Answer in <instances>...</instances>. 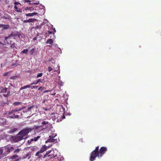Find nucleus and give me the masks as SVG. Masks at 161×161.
<instances>
[{"mask_svg":"<svg viewBox=\"0 0 161 161\" xmlns=\"http://www.w3.org/2000/svg\"><path fill=\"white\" fill-rule=\"evenodd\" d=\"M56 136V135L55 136L51 135L49 136V138L45 141V142H53L54 143L57 142H58V140L57 138H55Z\"/></svg>","mask_w":161,"mask_h":161,"instance_id":"39448f33","label":"nucleus"},{"mask_svg":"<svg viewBox=\"0 0 161 161\" xmlns=\"http://www.w3.org/2000/svg\"><path fill=\"white\" fill-rule=\"evenodd\" d=\"M34 128H27L25 129H24L19 131L18 133V134L21 135V136H23L25 139H26L27 138V135L30 132H31L34 129Z\"/></svg>","mask_w":161,"mask_h":161,"instance_id":"f03ea898","label":"nucleus"},{"mask_svg":"<svg viewBox=\"0 0 161 161\" xmlns=\"http://www.w3.org/2000/svg\"><path fill=\"white\" fill-rule=\"evenodd\" d=\"M53 42L52 39H49L46 42V43L47 44H49L51 45L49 46H51L53 43Z\"/></svg>","mask_w":161,"mask_h":161,"instance_id":"f3484780","label":"nucleus"},{"mask_svg":"<svg viewBox=\"0 0 161 161\" xmlns=\"http://www.w3.org/2000/svg\"><path fill=\"white\" fill-rule=\"evenodd\" d=\"M53 32H56V30L55 29V28H53Z\"/></svg>","mask_w":161,"mask_h":161,"instance_id":"a18cd8bd","label":"nucleus"},{"mask_svg":"<svg viewBox=\"0 0 161 161\" xmlns=\"http://www.w3.org/2000/svg\"><path fill=\"white\" fill-rule=\"evenodd\" d=\"M10 73L9 72H7L3 74V76H8L10 75Z\"/></svg>","mask_w":161,"mask_h":161,"instance_id":"bb28decb","label":"nucleus"},{"mask_svg":"<svg viewBox=\"0 0 161 161\" xmlns=\"http://www.w3.org/2000/svg\"><path fill=\"white\" fill-rule=\"evenodd\" d=\"M47 149V146L45 145H43L42 147L40 148V150L39 151H40L42 153H43L44 151L46 150V149Z\"/></svg>","mask_w":161,"mask_h":161,"instance_id":"ddd939ff","label":"nucleus"},{"mask_svg":"<svg viewBox=\"0 0 161 161\" xmlns=\"http://www.w3.org/2000/svg\"><path fill=\"white\" fill-rule=\"evenodd\" d=\"M40 151H38L37 152L36 154V156H38V158H40L42 157V155Z\"/></svg>","mask_w":161,"mask_h":161,"instance_id":"412c9836","label":"nucleus"},{"mask_svg":"<svg viewBox=\"0 0 161 161\" xmlns=\"http://www.w3.org/2000/svg\"><path fill=\"white\" fill-rule=\"evenodd\" d=\"M44 80L43 79L42 80H41V79H39L38 80H37L36 81V83H31V85H33V84H37L39 82H40L41 83H42V82H44Z\"/></svg>","mask_w":161,"mask_h":161,"instance_id":"a211bd4d","label":"nucleus"},{"mask_svg":"<svg viewBox=\"0 0 161 161\" xmlns=\"http://www.w3.org/2000/svg\"><path fill=\"white\" fill-rule=\"evenodd\" d=\"M44 89L43 86H40L38 89V90H40L41 91H42Z\"/></svg>","mask_w":161,"mask_h":161,"instance_id":"e433bc0d","label":"nucleus"},{"mask_svg":"<svg viewBox=\"0 0 161 161\" xmlns=\"http://www.w3.org/2000/svg\"><path fill=\"white\" fill-rule=\"evenodd\" d=\"M51 153H54V150H50L47 151L45 154L43 158H45L47 157H48L50 158H52L56 157L57 156V154L53 155L52 154H50Z\"/></svg>","mask_w":161,"mask_h":161,"instance_id":"423d86ee","label":"nucleus"},{"mask_svg":"<svg viewBox=\"0 0 161 161\" xmlns=\"http://www.w3.org/2000/svg\"><path fill=\"white\" fill-rule=\"evenodd\" d=\"M21 103L19 102H15L13 103V105H14V106H16L20 104Z\"/></svg>","mask_w":161,"mask_h":161,"instance_id":"c756f323","label":"nucleus"},{"mask_svg":"<svg viewBox=\"0 0 161 161\" xmlns=\"http://www.w3.org/2000/svg\"><path fill=\"white\" fill-rule=\"evenodd\" d=\"M34 21V19H28V20H25V22H32Z\"/></svg>","mask_w":161,"mask_h":161,"instance_id":"b1692460","label":"nucleus"},{"mask_svg":"<svg viewBox=\"0 0 161 161\" xmlns=\"http://www.w3.org/2000/svg\"><path fill=\"white\" fill-rule=\"evenodd\" d=\"M54 155H55V154H54Z\"/></svg>","mask_w":161,"mask_h":161,"instance_id":"052dcab7","label":"nucleus"},{"mask_svg":"<svg viewBox=\"0 0 161 161\" xmlns=\"http://www.w3.org/2000/svg\"><path fill=\"white\" fill-rule=\"evenodd\" d=\"M48 124V122L46 121H43L42 123V124L46 125V124Z\"/></svg>","mask_w":161,"mask_h":161,"instance_id":"79ce46f5","label":"nucleus"},{"mask_svg":"<svg viewBox=\"0 0 161 161\" xmlns=\"http://www.w3.org/2000/svg\"><path fill=\"white\" fill-rule=\"evenodd\" d=\"M28 143H30L31 142H30V141L28 140Z\"/></svg>","mask_w":161,"mask_h":161,"instance_id":"864d4df0","label":"nucleus"},{"mask_svg":"<svg viewBox=\"0 0 161 161\" xmlns=\"http://www.w3.org/2000/svg\"><path fill=\"white\" fill-rule=\"evenodd\" d=\"M2 27L3 28L2 29V31L4 30H7L9 29L10 28V26L9 25H4L3 24H0V28Z\"/></svg>","mask_w":161,"mask_h":161,"instance_id":"9b49d317","label":"nucleus"},{"mask_svg":"<svg viewBox=\"0 0 161 161\" xmlns=\"http://www.w3.org/2000/svg\"><path fill=\"white\" fill-rule=\"evenodd\" d=\"M12 130V132H14L17 130V129L16 128H14Z\"/></svg>","mask_w":161,"mask_h":161,"instance_id":"a19ab883","label":"nucleus"},{"mask_svg":"<svg viewBox=\"0 0 161 161\" xmlns=\"http://www.w3.org/2000/svg\"><path fill=\"white\" fill-rule=\"evenodd\" d=\"M31 85H26L24 86H22L20 88L19 90H22L23 89H25V88H29L31 87Z\"/></svg>","mask_w":161,"mask_h":161,"instance_id":"aec40b11","label":"nucleus"},{"mask_svg":"<svg viewBox=\"0 0 161 161\" xmlns=\"http://www.w3.org/2000/svg\"><path fill=\"white\" fill-rule=\"evenodd\" d=\"M37 36L38 35H36V36L34 38H33V40L34 41H36L37 39V38H38Z\"/></svg>","mask_w":161,"mask_h":161,"instance_id":"ea45409f","label":"nucleus"},{"mask_svg":"<svg viewBox=\"0 0 161 161\" xmlns=\"http://www.w3.org/2000/svg\"><path fill=\"white\" fill-rule=\"evenodd\" d=\"M18 157V156L17 155H13L11 157V158L12 159H16Z\"/></svg>","mask_w":161,"mask_h":161,"instance_id":"c85d7f7f","label":"nucleus"},{"mask_svg":"<svg viewBox=\"0 0 161 161\" xmlns=\"http://www.w3.org/2000/svg\"><path fill=\"white\" fill-rule=\"evenodd\" d=\"M20 151V149L19 148H17L14 151V153H17L19 152Z\"/></svg>","mask_w":161,"mask_h":161,"instance_id":"cd10ccee","label":"nucleus"},{"mask_svg":"<svg viewBox=\"0 0 161 161\" xmlns=\"http://www.w3.org/2000/svg\"><path fill=\"white\" fill-rule=\"evenodd\" d=\"M23 139H25L21 135H19L18 133L15 137V140L16 142H18Z\"/></svg>","mask_w":161,"mask_h":161,"instance_id":"9d476101","label":"nucleus"},{"mask_svg":"<svg viewBox=\"0 0 161 161\" xmlns=\"http://www.w3.org/2000/svg\"><path fill=\"white\" fill-rule=\"evenodd\" d=\"M40 136H37L34 139V140L35 141H36L38 140V139L40 138Z\"/></svg>","mask_w":161,"mask_h":161,"instance_id":"473e14b6","label":"nucleus"},{"mask_svg":"<svg viewBox=\"0 0 161 161\" xmlns=\"http://www.w3.org/2000/svg\"><path fill=\"white\" fill-rule=\"evenodd\" d=\"M25 108V106L22 107L21 108H14V109L11 110L9 111V113L10 114H13L15 113H18V112L22 110L23 109Z\"/></svg>","mask_w":161,"mask_h":161,"instance_id":"0eeeda50","label":"nucleus"},{"mask_svg":"<svg viewBox=\"0 0 161 161\" xmlns=\"http://www.w3.org/2000/svg\"><path fill=\"white\" fill-rule=\"evenodd\" d=\"M14 3L15 5L16 6L18 5H19V4L21 5L19 3L16 1Z\"/></svg>","mask_w":161,"mask_h":161,"instance_id":"58836bf2","label":"nucleus"},{"mask_svg":"<svg viewBox=\"0 0 161 161\" xmlns=\"http://www.w3.org/2000/svg\"><path fill=\"white\" fill-rule=\"evenodd\" d=\"M65 117L64 115H63L62 117L63 119H65Z\"/></svg>","mask_w":161,"mask_h":161,"instance_id":"09e8293b","label":"nucleus"},{"mask_svg":"<svg viewBox=\"0 0 161 161\" xmlns=\"http://www.w3.org/2000/svg\"><path fill=\"white\" fill-rule=\"evenodd\" d=\"M54 153H50L51 154H52V155H54Z\"/></svg>","mask_w":161,"mask_h":161,"instance_id":"603ef678","label":"nucleus"},{"mask_svg":"<svg viewBox=\"0 0 161 161\" xmlns=\"http://www.w3.org/2000/svg\"><path fill=\"white\" fill-rule=\"evenodd\" d=\"M14 151V147L11 146L7 148V152L8 153H10L11 152Z\"/></svg>","mask_w":161,"mask_h":161,"instance_id":"2eb2a0df","label":"nucleus"},{"mask_svg":"<svg viewBox=\"0 0 161 161\" xmlns=\"http://www.w3.org/2000/svg\"><path fill=\"white\" fill-rule=\"evenodd\" d=\"M47 32L49 34H53V36H54V32H53V31H48Z\"/></svg>","mask_w":161,"mask_h":161,"instance_id":"2f4dec72","label":"nucleus"},{"mask_svg":"<svg viewBox=\"0 0 161 161\" xmlns=\"http://www.w3.org/2000/svg\"><path fill=\"white\" fill-rule=\"evenodd\" d=\"M99 149V147L97 146L96 147L95 149L91 153L90 158V161H94L95 160L96 158L97 157V156L98 154Z\"/></svg>","mask_w":161,"mask_h":161,"instance_id":"7ed1b4c3","label":"nucleus"},{"mask_svg":"<svg viewBox=\"0 0 161 161\" xmlns=\"http://www.w3.org/2000/svg\"><path fill=\"white\" fill-rule=\"evenodd\" d=\"M64 158L63 157L59 156L58 157V161H63Z\"/></svg>","mask_w":161,"mask_h":161,"instance_id":"5701e85b","label":"nucleus"},{"mask_svg":"<svg viewBox=\"0 0 161 161\" xmlns=\"http://www.w3.org/2000/svg\"><path fill=\"white\" fill-rule=\"evenodd\" d=\"M19 159H17L16 160H14L13 161H19Z\"/></svg>","mask_w":161,"mask_h":161,"instance_id":"49530a36","label":"nucleus"},{"mask_svg":"<svg viewBox=\"0 0 161 161\" xmlns=\"http://www.w3.org/2000/svg\"><path fill=\"white\" fill-rule=\"evenodd\" d=\"M60 83H61V84H60V85L61 86H63V82H61Z\"/></svg>","mask_w":161,"mask_h":161,"instance_id":"de8ad7c7","label":"nucleus"},{"mask_svg":"<svg viewBox=\"0 0 161 161\" xmlns=\"http://www.w3.org/2000/svg\"><path fill=\"white\" fill-rule=\"evenodd\" d=\"M9 114L10 115V117L13 118H18L19 117V115L17 114H15L14 113L13 114H10L9 113Z\"/></svg>","mask_w":161,"mask_h":161,"instance_id":"dca6fc26","label":"nucleus"},{"mask_svg":"<svg viewBox=\"0 0 161 161\" xmlns=\"http://www.w3.org/2000/svg\"><path fill=\"white\" fill-rule=\"evenodd\" d=\"M28 156V154L26 155V157H27Z\"/></svg>","mask_w":161,"mask_h":161,"instance_id":"13d9d810","label":"nucleus"},{"mask_svg":"<svg viewBox=\"0 0 161 161\" xmlns=\"http://www.w3.org/2000/svg\"><path fill=\"white\" fill-rule=\"evenodd\" d=\"M34 140V139H31L30 140V142H31L32 141H33Z\"/></svg>","mask_w":161,"mask_h":161,"instance_id":"8fccbe9b","label":"nucleus"},{"mask_svg":"<svg viewBox=\"0 0 161 161\" xmlns=\"http://www.w3.org/2000/svg\"><path fill=\"white\" fill-rule=\"evenodd\" d=\"M1 1V0H0V1Z\"/></svg>","mask_w":161,"mask_h":161,"instance_id":"680f3d73","label":"nucleus"},{"mask_svg":"<svg viewBox=\"0 0 161 161\" xmlns=\"http://www.w3.org/2000/svg\"><path fill=\"white\" fill-rule=\"evenodd\" d=\"M3 150L2 148H0V158H1V155L3 153Z\"/></svg>","mask_w":161,"mask_h":161,"instance_id":"72a5a7b5","label":"nucleus"},{"mask_svg":"<svg viewBox=\"0 0 161 161\" xmlns=\"http://www.w3.org/2000/svg\"><path fill=\"white\" fill-rule=\"evenodd\" d=\"M48 109H47V108H45V109H44V110L45 111H47Z\"/></svg>","mask_w":161,"mask_h":161,"instance_id":"3c124183","label":"nucleus"},{"mask_svg":"<svg viewBox=\"0 0 161 161\" xmlns=\"http://www.w3.org/2000/svg\"><path fill=\"white\" fill-rule=\"evenodd\" d=\"M11 47L12 48H15L17 49V45L16 44H15V43H12V42L11 43Z\"/></svg>","mask_w":161,"mask_h":161,"instance_id":"4be33fe9","label":"nucleus"},{"mask_svg":"<svg viewBox=\"0 0 161 161\" xmlns=\"http://www.w3.org/2000/svg\"><path fill=\"white\" fill-rule=\"evenodd\" d=\"M19 32L17 31H13L8 36H6L5 37L4 41L8 43H9L8 42H10V43L11 44V42H12V37H14L17 36H19Z\"/></svg>","mask_w":161,"mask_h":161,"instance_id":"f257e3e1","label":"nucleus"},{"mask_svg":"<svg viewBox=\"0 0 161 161\" xmlns=\"http://www.w3.org/2000/svg\"><path fill=\"white\" fill-rule=\"evenodd\" d=\"M0 44L3 45V44L0 41Z\"/></svg>","mask_w":161,"mask_h":161,"instance_id":"5fc2aeb1","label":"nucleus"},{"mask_svg":"<svg viewBox=\"0 0 161 161\" xmlns=\"http://www.w3.org/2000/svg\"><path fill=\"white\" fill-rule=\"evenodd\" d=\"M38 87V86H31V89H33V88H37Z\"/></svg>","mask_w":161,"mask_h":161,"instance_id":"c9c22d12","label":"nucleus"},{"mask_svg":"<svg viewBox=\"0 0 161 161\" xmlns=\"http://www.w3.org/2000/svg\"><path fill=\"white\" fill-rule=\"evenodd\" d=\"M41 28V25H37L35 27V29H40Z\"/></svg>","mask_w":161,"mask_h":161,"instance_id":"f704fd0d","label":"nucleus"},{"mask_svg":"<svg viewBox=\"0 0 161 161\" xmlns=\"http://www.w3.org/2000/svg\"><path fill=\"white\" fill-rule=\"evenodd\" d=\"M32 83H36V81H35V82H33Z\"/></svg>","mask_w":161,"mask_h":161,"instance_id":"6e6d98bb","label":"nucleus"},{"mask_svg":"<svg viewBox=\"0 0 161 161\" xmlns=\"http://www.w3.org/2000/svg\"><path fill=\"white\" fill-rule=\"evenodd\" d=\"M107 149L106 147H102L99 150V154L97 156L98 158H100L102 157L103 155L107 151Z\"/></svg>","mask_w":161,"mask_h":161,"instance_id":"20e7f679","label":"nucleus"},{"mask_svg":"<svg viewBox=\"0 0 161 161\" xmlns=\"http://www.w3.org/2000/svg\"><path fill=\"white\" fill-rule=\"evenodd\" d=\"M13 39H14V40H15V38H13Z\"/></svg>","mask_w":161,"mask_h":161,"instance_id":"bf43d9fd","label":"nucleus"},{"mask_svg":"<svg viewBox=\"0 0 161 161\" xmlns=\"http://www.w3.org/2000/svg\"><path fill=\"white\" fill-rule=\"evenodd\" d=\"M14 8L15 10L18 12H21V11L20 10H18V9L17 7L16 6H15L14 7Z\"/></svg>","mask_w":161,"mask_h":161,"instance_id":"a878e982","label":"nucleus"},{"mask_svg":"<svg viewBox=\"0 0 161 161\" xmlns=\"http://www.w3.org/2000/svg\"><path fill=\"white\" fill-rule=\"evenodd\" d=\"M28 52V50L27 49H24L21 52V53L22 54L25 53L27 54Z\"/></svg>","mask_w":161,"mask_h":161,"instance_id":"393cba45","label":"nucleus"},{"mask_svg":"<svg viewBox=\"0 0 161 161\" xmlns=\"http://www.w3.org/2000/svg\"><path fill=\"white\" fill-rule=\"evenodd\" d=\"M8 88L6 87L1 88V93H5V94H3V96L5 97H8L9 94L8 92H7Z\"/></svg>","mask_w":161,"mask_h":161,"instance_id":"6e6552de","label":"nucleus"},{"mask_svg":"<svg viewBox=\"0 0 161 161\" xmlns=\"http://www.w3.org/2000/svg\"><path fill=\"white\" fill-rule=\"evenodd\" d=\"M36 108H37L36 107V106H35V105H33L29 107L27 109H26V110L23 111V112L26 113V112H27L28 111L31 112L32 110H33L34 109H36Z\"/></svg>","mask_w":161,"mask_h":161,"instance_id":"1a4fd4ad","label":"nucleus"},{"mask_svg":"<svg viewBox=\"0 0 161 161\" xmlns=\"http://www.w3.org/2000/svg\"><path fill=\"white\" fill-rule=\"evenodd\" d=\"M25 1L26 2H30L31 1L30 0H25Z\"/></svg>","mask_w":161,"mask_h":161,"instance_id":"c03bdc74","label":"nucleus"},{"mask_svg":"<svg viewBox=\"0 0 161 161\" xmlns=\"http://www.w3.org/2000/svg\"><path fill=\"white\" fill-rule=\"evenodd\" d=\"M6 120L5 118H0V125H2L6 124Z\"/></svg>","mask_w":161,"mask_h":161,"instance_id":"f8f14e48","label":"nucleus"},{"mask_svg":"<svg viewBox=\"0 0 161 161\" xmlns=\"http://www.w3.org/2000/svg\"><path fill=\"white\" fill-rule=\"evenodd\" d=\"M5 104V103L3 102L2 97L0 95V106H3Z\"/></svg>","mask_w":161,"mask_h":161,"instance_id":"4468645a","label":"nucleus"},{"mask_svg":"<svg viewBox=\"0 0 161 161\" xmlns=\"http://www.w3.org/2000/svg\"><path fill=\"white\" fill-rule=\"evenodd\" d=\"M42 75V73H39L37 75L36 78H38L40 77H41Z\"/></svg>","mask_w":161,"mask_h":161,"instance_id":"7c9ffc66","label":"nucleus"},{"mask_svg":"<svg viewBox=\"0 0 161 161\" xmlns=\"http://www.w3.org/2000/svg\"><path fill=\"white\" fill-rule=\"evenodd\" d=\"M37 14L36 13H29L26 14V16H32L34 15H37Z\"/></svg>","mask_w":161,"mask_h":161,"instance_id":"6ab92c4d","label":"nucleus"},{"mask_svg":"<svg viewBox=\"0 0 161 161\" xmlns=\"http://www.w3.org/2000/svg\"><path fill=\"white\" fill-rule=\"evenodd\" d=\"M35 4H36V5H37L38 3H35Z\"/></svg>","mask_w":161,"mask_h":161,"instance_id":"4d7b16f0","label":"nucleus"},{"mask_svg":"<svg viewBox=\"0 0 161 161\" xmlns=\"http://www.w3.org/2000/svg\"><path fill=\"white\" fill-rule=\"evenodd\" d=\"M48 70L49 72H50L53 70V69L51 67H49L48 68Z\"/></svg>","mask_w":161,"mask_h":161,"instance_id":"4c0bfd02","label":"nucleus"},{"mask_svg":"<svg viewBox=\"0 0 161 161\" xmlns=\"http://www.w3.org/2000/svg\"><path fill=\"white\" fill-rule=\"evenodd\" d=\"M50 92L49 90H46V91H45L43 92V93H46V92Z\"/></svg>","mask_w":161,"mask_h":161,"instance_id":"37998d69","label":"nucleus"}]
</instances>
